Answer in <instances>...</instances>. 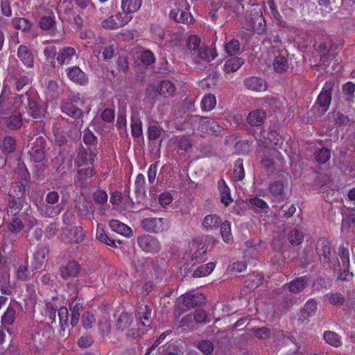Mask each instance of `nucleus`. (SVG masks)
<instances>
[{"mask_svg":"<svg viewBox=\"0 0 355 355\" xmlns=\"http://www.w3.org/2000/svg\"><path fill=\"white\" fill-rule=\"evenodd\" d=\"M68 78L73 83L80 85H86L88 83V78L86 74L76 66L67 69Z\"/></svg>","mask_w":355,"mask_h":355,"instance_id":"13","label":"nucleus"},{"mask_svg":"<svg viewBox=\"0 0 355 355\" xmlns=\"http://www.w3.org/2000/svg\"><path fill=\"white\" fill-rule=\"evenodd\" d=\"M15 140L11 137H6L1 144L2 153L7 155L15 151Z\"/></svg>","mask_w":355,"mask_h":355,"instance_id":"47","label":"nucleus"},{"mask_svg":"<svg viewBox=\"0 0 355 355\" xmlns=\"http://www.w3.org/2000/svg\"><path fill=\"white\" fill-rule=\"evenodd\" d=\"M131 132L135 138H139L143 135L142 123L137 116L131 117Z\"/></svg>","mask_w":355,"mask_h":355,"instance_id":"46","label":"nucleus"},{"mask_svg":"<svg viewBox=\"0 0 355 355\" xmlns=\"http://www.w3.org/2000/svg\"><path fill=\"white\" fill-rule=\"evenodd\" d=\"M109 226L112 230L121 235L128 236L132 234V230L130 227L118 220H110L109 222Z\"/></svg>","mask_w":355,"mask_h":355,"instance_id":"33","label":"nucleus"},{"mask_svg":"<svg viewBox=\"0 0 355 355\" xmlns=\"http://www.w3.org/2000/svg\"><path fill=\"white\" fill-rule=\"evenodd\" d=\"M48 252L49 249L46 245H40L37 246L35 252L33 253V259L31 262L32 270L42 269L46 261V255Z\"/></svg>","mask_w":355,"mask_h":355,"instance_id":"11","label":"nucleus"},{"mask_svg":"<svg viewBox=\"0 0 355 355\" xmlns=\"http://www.w3.org/2000/svg\"><path fill=\"white\" fill-rule=\"evenodd\" d=\"M96 150L89 148L88 149L81 147L79 148L77 156L74 160L75 164L78 167H81L87 164H92L96 157Z\"/></svg>","mask_w":355,"mask_h":355,"instance_id":"10","label":"nucleus"},{"mask_svg":"<svg viewBox=\"0 0 355 355\" xmlns=\"http://www.w3.org/2000/svg\"><path fill=\"white\" fill-rule=\"evenodd\" d=\"M254 337L259 340H266L270 337V329L266 327H261L258 328H253L252 329Z\"/></svg>","mask_w":355,"mask_h":355,"instance_id":"60","label":"nucleus"},{"mask_svg":"<svg viewBox=\"0 0 355 355\" xmlns=\"http://www.w3.org/2000/svg\"><path fill=\"white\" fill-rule=\"evenodd\" d=\"M334 87V82H327L318 96L316 103L319 105L320 115L324 114L329 109L331 101V93Z\"/></svg>","mask_w":355,"mask_h":355,"instance_id":"6","label":"nucleus"},{"mask_svg":"<svg viewBox=\"0 0 355 355\" xmlns=\"http://www.w3.org/2000/svg\"><path fill=\"white\" fill-rule=\"evenodd\" d=\"M319 248H317L318 254L320 256V261L324 263H329L331 261V248L329 242L325 238H320L317 242Z\"/></svg>","mask_w":355,"mask_h":355,"instance_id":"14","label":"nucleus"},{"mask_svg":"<svg viewBox=\"0 0 355 355\" xmlns=\"http://www.w3.org/2000/svg\"><path fill=\"white\" fill-rule=\"evenodd\" d=\"M215 268L214 262L208 263L205 265H201L196 268L193 274L194 277H201L209 275Z\"/></svg>","mask_w":355,"mask_h":355,"instance_id":"44","label":"nucleus"},{"mask_svg":"<svg viewBox=\"0 0 355 355\" xmlns=\"http://www.w3.org/2000/svg\"><path fill=\"white\" fill-rule=\"evenodd\" d=\"M317 310V302L314 300H308L303 309L302 315L304 318L315 315Z\"/></svg>","mask_w":355,"mask_h":355,"instance_id":"54","label":"nucleus"},{"mask_svg":"<svg viewBox=\"0 0 355 355\" xmlns=\"http://www.w3.org/2000/svg\"><path fill=\"white\" fill-rule=\"evenodd\" d=\"M58 316L60 324V334L63 332V336H67V334H64L65 327L68 326L69 312L67 309L64 306L60 308L58 310Z\"/></svg>","mask_w":355,"mask_h":355,"instance_id":"48","label":"nucleus"},{"mask_svg":"<svg viewBox=\"0 0 355 355\" xmlns=\"http://www.w3.org/2000/svg\"><path fill=\"white\" fill-rule=\"evenodd\" d=\"M44 55L46 60L50 63V66L53 68H55V62L53 58L55 55H58V51L55 46H48L44 50Z\"/></svg>","mask_w":355,"mask_h":355,"instance_id":"49","label":"nucleus"},{"mask_svg":"<svg viewBox=\"0 0 355 355\" xmlns=\"http://www.w3.org/2000/svg\"><path fill=\"white\" fill-rule=\"evenodd\" d=\"M76 49L71 46H66L60 49L58 51L56 60L60 65L69 64L73 57L78 58Z\"/></svg>","mask_w":355,"mask_h":355,"instance_id":"17","label":"nucleus"},{"mask_svg":"<svg viewBox=\"0 0 355 355\" xmlns=\"http://www.w3.org/2000/svg\"><path fill=\"white\" fill-rule=\"evenodd\" d=\"M222 223L221 218L216 214H210L205 217L202 226L207 230L218 228Z\"/></svg>","mask_w":355,"mask_h":355,"instance_id":"40","label":"nucleus"},{"mask_svg":"<svg viewBox=\"0 0 355 355\" xmlns=\"http://www.w3.org/2000/svg\"><path fill=\"white\" fill-rule=\"evenodd\" d=\"M59 86L56 81L49 80L46 88V94L51 99L58 98L59 96Z\"/></svg>","mask_w":355,"mask_h":355,"instance_id":"52","label":"nucleus"},{"mask_svg":"<svg viewBox=\"0 0 355 355\" xmlns=\"http://www.w3.org/2000/svg\"><path fill=\"white\" fill-rule=\"evenodd\" d=\"M244 85L247 89L256 92L265 91L267 88L266 83L263 79L254 76L245 79Z\"/></svg>","mask_w":355,"mask_h":355,"instance_id":"22","label":"nucleus"},{"mask_svg":"<svg viewBox=\"0 0 355 355\" xmlns=\"http://www.w3.org/2000/svg\"><path fill=\"white\" fill-rule=\"evenodd\" d=\"M279 153V151L276 149H268L267 153L264 154L261 164L268 173H273L275 171V162L273 157H277Z\"/></svg>","mask_w":355,"mask_h":355,"instance_id":"20","label":"nucleus"},{"mask_svg":"<svg viewBox=\"0 0 355 355\" xmlns=\"http://www.w3.org/2000/svg\"><path fill=\"white\" fill-rule=\"evenodd\" d=\"M216 101L215 96L209 94L205 95L201 101V107L203 110L209 111L216 106Z\"/></svg>","mask_w":355,"mask_h":355,"instance_id":"50","label":"nucleus"},{"mask_svg":"<svg viewBox=\"0 0 355 355\" xmlns=\"http://www.w3.org/2000/svg\"><path fill=\"white\" fill-rule=\"evenodd\" d=\"M75 208L77 209L78 214L82 216L87 217L94 213V211L92 209L91 202H88L85 199L76 200L75 203Z\"/></svg>","mask_w":355,"mask_h":355,"instance_id":"34","label":"nucleus"},{"mask_svg":"<svg viewBox=\"0 0 355 355\" xmlns=\"http://www.w3.org/2000/svg\"><path fill=\"white\" fill-rule=\"evenodd\" d=\"M315 46L317 51L321 53L320 59L322 64L334 58L335 51L338 48V45L332 44V41L329 36H327L324 41L319 43L318 45L315 44Z\"/></svg>","mask_w":355,"mask_h":355,"instance_id":"7","label":"nucleus"},{"mask_svg":"<svg viewBox=\"0 0 355 355\" xmlns=\"http://www.w3.org/2000/svg\"><path fill=\"white\" fill-rule=\"evenodd\" d=\"M218 187L220 195V202L225 206H229L233 201L230 189L224 180L220 179L218 182Z\"/></svg>","mask_w":355,"mask_h":355,"instance_id":"25","label":"nucleus"},{"mask_svg":"<svg viewBox=\"0 0 355 355\" xmlns=\"http://www.w3.org/2000/svg\"><path fill=\"white\" fill-rule=\"evenodd\" d=\"M192 58L196 62H200V60L210 62L214 59L215 55L211 49L202 44Z\"/></svg>","mask_w":355,"mask_h":355,"instance_id":"24","label":"nucleus"},{"mask_svg":"<svg viewBox=\"0 0 355 355\" xmlns=\"http://www.w3.org/2000/svg\"><path fill=\"white\" fill-rule=\"evenodd\" d=\"M60 199L59 193L55 191H50L47 193L45 201L49 205L44 207V209H42V214L46 218H53L60 214L62 209L61 205H56L55 206H51L58 202Z\"/></svg>","mask_w":355,"mask_h":355,"instance_id":"4","label":"nucleus"},{"mask_svg":"<svg viewBox=\"0 0 355 355\" xmlns=\"http://www.w3.org/2000/svg\"><path fill=\"white\" fill-rule=\"evenodd\" d=\"M164 133V130L161 126L157 124L150 125L148 127V139L152 144H154L155 141L159 139V147L160 148L162 143V135Z\"/></svg>","mask_w":355,"mask_h":355,"instance_id":"26","label":"nucleus"},{"mask_svg":"<svg viewBox=\"0 0 355 355\" xmlns=\"http://www.w3.org/2000/svg\"><path fill=\"white\" fill-rule=\"evenodd\" d=\"M31 161L37 163L46 159V137L40 135L31 137L27 145Z\"/></svg>","mask_w":355,"mask_h":355,"instance_id":"2","label":"nucleus"},{"mask_svg":"<svg viewBox=\"0 0 355 355\" xmlns=\"http://www.w3.org/2000/svg\"><path fill=\"white\" fill-rule=\"evenodd\" d=\"M234 177L236 181L242 180L245 177L243 159H238L234 164Z\"/></svg>","mask_w":355,"mask_h":355,"instance_id":"61","label":"nucleus"},{"mask_svg":"<svg viewBox=\"0 0 355 355\" xmlns=\"http://www.w3.org/2000/svg\"><path fill=\"white\" fill-rule=\"evenodd\" d=\"M141 227L148 232L159 234L168 231L170 221L164 218H146L141 220Z\"/></svg>","mask_w":355,"mask_h":355,"instance_id":"3","label":"nucleus"},{"mask_svg":"<svg viewBox=\"0 0 355 355\" xmlns=\"http://www.w3.org/2000/svg\"><path fill=\"white\" fill-rule=\"evenodd\" d=\"M26 105L29 114L38 121H42L45 116L46 108L33 92H26L15 98V103Z\"/></svg>","mask_w":355,"mask_h":355,"instance_id":"1","label":"nucleus"},{"mask_svg":"<svg viewBox=\"0 0 355 355\" xmlns=\"http://www.w3.org/2000/svg\"><path fill=\"white\" fill-rule=\"evenodd\" d=\"M196 347L206 355L211 354L214 349L212 342L208 340H202L196 345Z\"/></svg>","mask_w":355,"mask_h":355,"instance_id":"58","label":"nucleus"},{"mask_svg":"<svg viewBox=\"0 0 355 355\" xmlns=\"http://www.w3.org/2000/svg\"><path fill=\"white\" fill-rule=\"evenodd\" d=\"M175 92L174 85L169 80L161 81L157 87V92L164 97L171 96Z\"/></svg>","mask_w":355,"mask_h":355,"instance_id":"35","label":"nucleus"},{"mask_svg":"<svg viewBox=\"0 0 355 355\" xmlns=\"http://www.w3.org/2000/svg\"><path fill=\"white\" fill-rule=\"evenodd\" d=\"M80 270V264L74 260L69 261L65 266H61L60 273L64 279L73 277L78 275Z\"/></svg>","mask_w":355,"mask_h":355,"instance_id":"15","label":"nucleus"},{"mask_svg":"<svg viewBox=\"0 0 355 355\" xmlns=\"http://www.w3.org/2000/svg\"><path fill=\"white\" fill-rule=\"evenodd\" d=\"M314 155L317 162L320 164H322L326 163L330 159L331 152L327 148H322L318 150H315Z\"/></svg>","mask_w":355,"mask_h":355,"instance_id":"51","label":"nucleus"},{"mask_svg":"<svg viewBox=\"0 0 355 355\" xmlns=\"http://www.w3.org/2000/svg\"><path fill=\"white\" fill-rule=\"evenodd\" d=\"M17 57L24 65L28 68L34 66V57L31 49L25 45H19L17 49Z\"/></svg>","mask_w":355,"mask_h":355,"instance_id":"16","label":"nucleus"},{"mask_svg":"<svg viewBox=\"0 0 355 355\" xmlns=\"http://www.w3.org/2000/svg\"><path fill=\"white\" fill-rule=\"evenodd\" d=\"M96 172L92 167H84L78 169L74 178V184L81 188H87L92 182Z\"/></svg>","mask_w":355,"mask_h":355,"instance_id":"9","label":"nucleus"},{"mask_svg":"<svg viewBox=\"0 0 355 355\" xmlns=\"http://www.w3.org/2000/svg\"><path fill=\"white\" fill-rule=\"evenodd\" d=\"M132 321L133 318L130 314L123 312L116 320V329L119 331H124L130 326Z\"/></svg>","mask_w":355,"mask_h":355,"instance_id":"37","label":"nucleus"},{"mask_svg":"<svg viewBox=\"0 0 355 355\" xmlns=\"http://www.w3.org/2000/svg\"><path fill=\"white\" fill-rule=\"evenodd\" d=\"M323 338L325 341L334 347H338L341 345V341L340 336L334 331H326L323 334Z\"/></svg>","mask_w":355,"mask_h":355,"instance_id":"53","label":"nucleus"},{"mask_svg":"<svg viewBox=\"0 0 355 355\" xmlns=\"http://www.w3.org/2000/svg\"><path fill=\"white\" fill-rule=\"evenodd\" d=\"M220 225V233L223 241L225 242H229L232 239L230 223L227 220H225L224 223H221Z\"/></svg>","mask_w":355,"mask_h":355,"instance_id":"62","label":"nucleus"},{"mask_svg":"<svg viewBox=\"0 0 355 355\" xmlns=\"http://www.w3.org/2000/svg\"><path fill=\"white\" fill-rule=\"evenodd\" d=\"M142 0H122L121 8L125 15L137 11L141 6Z\"/></svg>","mask_w":355,"mask_h":355,"instance_id":"32","label":"nucleus"},{"mask_svg":"<svg viewBox=\"0 0 355 355\" xmlns=\"http://www.w3.org/2000/svg\"><path fill=\"white\" fill-rule=\"evenodd\" d=\"M272 66L275 71L277 73H282L286 72L288 69V63L285 55L282 54L276 55Z\"/></svg>","mask_w":355,"mask_h":355,"instance_id":"36","label":"nucleus"},{"mask_svg":"<svg viewBox=\"0 0 355 355\" xmlns=\"http://www.w3.org/2000/svg\"><path fill=\"white\" fill-rule=\"evenodd\" d=\"M248 205L256 211L267 213L268 206L262 199L259 198H250Z\"/></svg>","mask_w":355,"mask_h":355,"instance_id":"42","label":"nucleus"},{"mask_svg":"<svg viewBox=\"0 0 355 355\" xmlns=\"http://www.w3.org/2000/svg\"><path fill=\"white\" fill-rule=\"evenodd\" d=\"M342 92L345 96V101L349 105L353 103L355 98V84L352 82H347L342 87Z\"/></svg>","mask_w":355,"mask_h":355,"instance_id":"39","label":"nucleus"},{"mask_svg":"<svg viewBox=\"0 0 355 355\" xmlns=\"http://www.w3.org/2000/svg\"><path fill=\"white\" fill-rule=\"evenodd\" d=\"M307 285V279L306 277H297L285 286L288 288L289 291L293 293H298L301 292Z\"/></svg>","mask_w":355,"mask_h":355,"instance_id":"29","label":"nucleus"},{"mask_svg":"<svg viewBox=\"0 0 355 355\" xmlns=\"http://www.w3.org/2000/svg\"><path fill=\"white\" fill-rule=\"evenodd\" d=\"M8 230L6 231L18 234L24 229V225L21 220L18 217H13L7 225Z\"/></svg>","mask_w":355,"mask_h":355,"instance_id":"43","label":"nucleus"},{"mask_svg":"<svg viewBox=\"0 0 355 355\" xmlns=\"http://www.w3.org/2000/svg\"><path fill=\"white\" fill-rule=\"evenodd\" d=\"M19 239V235L10 232L5 231L3 235L4 248H10L15 245Z\"/></svg>","mask_w":355,"mask_h":355,"instance_id":"59","label":"nucleus"},{"mask_svg":"<svg viewBox=\"0 0 355 355\" xmlns=\"http://www.w3.org/2000/svg\"><path fill=\"white\" fill-rule=\"evenodd\" d=\"M55 21L53 16L50 15L42 17L39 21L40 27L45 31L53 29L55 26Z\"/></svg>","mask_w":355,"mask_h":355,"instance_id":"64","label":"nucleus"},{"mask_svg":"<svg viewBox=\"0 0 355 355\" xmlns=\"http://www.w3.org/2000/svg\"><path fill=\"white\" fill-rule=\"evenodd\" d=\"M266 119V114L262 109L250 112L247 117V122L251 126H261Z\"/></svg>","mask_w":355,"mask_h":355,"instance_id":"21","label":"nucleus"},{"mask_svg":"<svg viewBox=\"0 0 355 355\" xmlns=\"http://www.w3.org/2000/svg\"><path fill=\"white\" fill-rule=\"evenodd\" d=\"M21 180L15 182L11 186L8 196L15 199H26V187L30 180V175L26 169L21 171Z\"/></svg>","mask_w":355,"mask_h":355,"instance_id":"5","label":"nucleus"},{"mask_svg":"<svg viewBox=\"0 0 355 355\" xmlns=\"http://www.w3.org/2000/svg\"><path fill=\"white\" fill-rule=\"evenodd\" d=\"M243 63L244 60L241 58H232L225 62L224 71L226 73H234L237 71Z\"/></svg>","mask_w":355,"mask_h":355,"instance_id":"38","label":"nucleus"},{"mask_svg":"<svg viewBox=\"0 0 355 355\" xmlns=\"http://www.w3.org/2000/svg\"><path fill=\"white\" fill-rule=\"evenodd\" d=\"M182 304L188 309L200 306L205 303V296L200 293H185L181 296Z\"/></svg>","mask_w":355,"mask_h":355,"instance_id":"12","label":"nucleus"},{"mask_svg":"<svg viewBox=\"0 0 355 355\" xmlns=\"http://www.w3.org/2000/svg\"><path fill=\"white\" fill-rule=\"evenodd\" d=\"M116 17L118 21H116L112 17H109L102 21V26L107 29H116L127 24L130 19V17L125 16L124 19L120 21L119 18L121 17L120 13L116 15Z\"/></svg>","mask_w":355,"mask_h":355,"instance_id":"28","label":"nucleus"},{"mask_svg":"<svg viewBox=\"0 0 355 355\" xmlns=\"http://www.w3.org/2000/svg\"><path fill=\"white\" fill-rule=\"evenodd\" d=\"M6 126L10 130H18L23 124L21 113L19 110H14L8 116L3 117Z\"/></svg>","mask_w":355,"mask_h":355,"instance_id":"19","label":"nucleus"},{"mask_svg":"<svg viewBox=\"0 0 355 355\" xmlns=\"http://www.w3.org/2000/svg\"><path fill=\"white\" fill-rule=\"evenodd\" d=\"M66 20L72 26H75L77 28H81L83 26L84 19L78 11L69 9V12L65 10Z\"/></svg>","mask_w":355,"mask_h":355,"instance_id":"31","label":"nucleus"},{"mask_svg":"<svg viewBox=\"0 0 355 355\" xmlns=\"http://www.w3.org/2000/svg\"><path fill=\"white\" fill-rule=\"evenodd\" d=\"M62 112L74 119H82L83 112L81 109L76 107L71 99H67L61 105Z\"/></svg>","mask_w":355,"mask_h":355,"instance_id":"18","label":"nucleus"},{"mask_svg":"<svg viewBox=\"0 0 355 355\" xmlns=\"http://www.w3.org/2000/svg\"><path fill=\"white\" fill-rule=\"evenodd\" d=\"M189 10L173 9L170 12L169 17L178 23L188 24L192 20V16Z\"/></svg>","mask_w":355,"mask_h":355,"instance_id":"27","label":"nucleus"},{"mask_svg":"<svg viewBox=\"0 0 355 355\" xmlns=\"http://www.w3.org/2000/svg\"><path fill=\"white\" fill-rule=\"evenodd\" d=\"M200 44L201 40L197 35H190L188 37L187 46L191 56H193L201 46Z\"/></svg>","mask_w":355,"mask_h":355,"instance_id":"45","label":"nucleus"},{"mask_svg":"<svg viewBox=\"0 0 355 355\" xmlns=\"http://www.w3.org/2000/svg\"><path fill=\"white\" fill-rule=\"evenodd\" d=\"M355 121L354 117L349 115H345L340 112L336 114V124L338 126L351 125Z\"/></svg>","mask_w":355,"mask_h":355,"instance_id":"57","label":"nucleus"},{"mask_svg":"<svg viewBox=\"0 0 355 355\" xmlns=\"http://www.w3.org/2000/svg\"><path fill=\"white\" fill-rule=\"evenodd\" d=\"M98 327L101 337L107 336L111 331L110 322L105 318H101L98 321Z\"/></svg>","mask_w":355,"mask_h":355,"instance_id":"56","label":"nucleus"},{"mask_svg":"<svg viewBox=\"0 0 355 355\" xmlns=\"http://www.w3.org/2000/svg\"><path fill=\"white\" fill-rule=\"evenodd\" d=\"M251 23L254 31L259 35L263 34L266 30L265 19L261 11L257 12L251 17Z\"/></svg>","mask_w":355,"mask_h":355,"instance_id":"23","label":"nucleus"},{"mask_svg":"<svg viewBox=\"0 0 355 355\" xmlns=\"http://www.w3.org/2000/svg\"><path fill=\"white\" fill-rule=\"evenodd\" d=\"M26 199L9 198L7 211L8 214L16 216L24 207Z\"/></svg>","mask_w":355,"mask_h":355,"instance_id":"30","label":"nucleus"},{"mask_svg":"<svg viewBox=\"0 0 355 355\" xmlns=\"http://www.w3.org/2000/svg\"><path fill=\"white\" fill-rule=\"evenodd\" d=\"M289 242L294 245L300 244L304 239V234L298 230H293L288 235Z\"/></svg>","mask_w":355,"mask_h":355,"instance_id":"63","label":"nucleus"},{"mask_svg":"<svg viewBox=\"0 0 355 355\" xmlns=\"http://www.w3.org/2000/svg\"><path fill=\"white\" fill-rule=\"evenodd\" d=\"M137 243L143 251L149 253L158 252L161 245L158 239L151 235L143 234L137 238Z\"/></svg>","mask_w":355,"mask_h":355,"instance_id":"8","label":"nucleus"},{"mask_svg":"<svg viewBox=\"0 0 355 355\" xmlns=\"http://www.w3.org/2000/svg\"><path fill=\"white\" fill-rule=\"evenodd\" d=\"M12 25L15 28L22 31H28L31 27V23L27 19L23 17L13 19Z\"/></svg>","mask_w":355,"mask_h":355,"instance_id":"55","label":"nucleus"},{"mask_svg":"<svg viewBox=\"0 0 355 355\" xmlns=\"http://www.w3.org/2000/svg\"><path fill=\"white\" fill-rule=\"evenodd\" d=\"M138 316L144 326H149L150 324L151 310L147 305L138 306Z\"/></svg>","mask_w":355,"mask_h":355,"instance_id":"41","label":"nucleus"}]
</instances>
